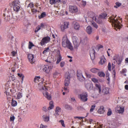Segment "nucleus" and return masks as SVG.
I'll use <instances>...</instances> for the list:
<instances>
[{
    "label": "nucleus",
    "mask_w": 128,
    "mask_h": 128,
    "mask_svg": "<svg viewBox=\"0 0 128 128\" xmlns=\"http://www.w3.org/2000/svg\"><path fill=\"white\" fill-rule=\"evenodd\" d=\"M126 71L127 70L126 68H123L120 72L121 73L123 74L126 73Z\"/></svg>",
    "instance_id": "48"
},
{
    "label": "nucleus",
    "mask_w": 128,
    "mask_h": 128,
    "mask_svg": "<svg viewBox=\"0 0 128 128\" xmlns=\"http://www.w3.org/2000/svg\"><path fill=\"white\" fill-rule=\"evenodd\" d=\"M86 2L85 1H82V2L81 5L83 7H84L86 5Z\"/></svg>",
    "instance_id": "47"
},
{
    "label": "nucleus",
    "mask_w": 128,
    "mask_h": 128,
    "mask_svg": "<svg viewBox=\"0 0 128 128\" xmlns=\"http://www.w3.org/2000/svg\"><path fill=\"white\" fill-rule=\"evenodd\" d=\"M104 111V108L102 106H100L98 111V112L100 114L103 113Z\"/></svg>",
    "instance_id": "23"
},
{
    "label": "nucleus",
    "mask_w": 128,
    "mask_h": 128,
    "mask_svg": "<svg viewBox=\"0 0 128 128\" xmlns=\"http://www.w3.org/2000/svg\"><path fill=\"white\" fill-rule=\"evenodd\" d=\"M62 46L64 48H67L71 50H74L73 46L66 35H64L62 38Z\"/></svg>",
    "instance_id": "2"
},
{
    "label": "nucleus",
    "mask_w": 128,
    "mask_h": 128,
    "mask_svg": "<svg viewBox=\"0 0 128 128\" xmlns=\"http://www.w3.org/2000/svg\"><path fill=\"white\" fill-rule=\"evenodd\" d=\"M42 110H43L46 112L47 111V109L46 108V107L44 106Z\"/></svg>",
    "instance_id": "60"
},
{
    "label": "nucleus",
    "mask_w": 128,
    "mask_h": 128,
    "mask_svg": "<svg viewBox=\"0 0 128 128\" xmlns=\"http://www.w3.org/2000/svg\"><path fill=\"white\" fill-rule=\"evenodd\" d=\"M95 50L94 49L91 48L90 51V56L91 59L92 60H94L95 58Z\"/></svg>",
    "instance_id": "13"
},
{
    "label": "nucleus",
    "mask_w": 128,
    "mask_h": 128,
    "mask_svg": "<svg viewBox=\"0 0 128 128\" xmlns=\"http://www.w3.org/2000/svg\"><path fill=\"white\" fill-rule=\"evenodd\" d=\"M100 16L103 20L106 18V17L107 16V14L106 13H103L99 15Z\"/></svg>",
    "instance_id": "31"
},
{
    "label": "nucleus",
    "mask_w": 128,
    "mask_h": 128,
    "mask_svg": "<svg viewBox=\"0 0 128 128\" xmlns=\"http://www.w3.org/2000/svg\"><path fill=\"white\" fill-rule=\"evenodd\" d=\"M15 119V117L13 115H11L10 118V121L11 122H13Z\"/></svg>",
    "instance_id": "43"
},
{
    "label": "nucleus",
    "mask_w": 128,
    "mask_h": 128,
    "mask_svg": "<svg viewBox=\"0 0 128 128\" xmlns=\"http://www.w3.org/2000/svg\"><path fill=\"white\" fill-rule=\"evenodd\" d=\"M65 109L68 110H71L72 109L71 107L68 104L65 105Z\"/></svg>",
    "instance_id": "39"
},
{
    "label": "nucleus",
    "mask_w": 128,
    "mask_h": 128,
    "mask_svg": "<svg viewBox=\"0 0 128 128\" xmlns=\"http://www.w3.org/2000/svg\"><path fill=\"white\" fill-rule=\"evenodd\" d=\"M85 86L88 90H90L92 88V85L89 83L87 84Z\"/></svg>",
    "instance_id": "25"
},
{
    "label": "nucleus",
    "mask_w": 128,
    "mask_h": 128,
    "mask_svg": "<svg viewBox=\"0 0 128 128\" xmlns=\"http://www.w3.org/2000/svg\"><path fill=\"white\" fill-rule=\"evenodd\" d=\"M93 120L92 119H89V120H88V122L90 124H91L92 123V122Z\"/></svg>",
    "instance_id": "59"
},
{
    "label": "nucleus",
    "mask_w": 128,
    "mask_h": 128,
    "mask_svg": "<svg viewBox=\"0 0 128 128\" xmlns=\"http://www.w3.org/2000/svg\"><path fill=\"white\" fill-rule=\"evenodd\" d=\"M90 71L92 73H95L98 72L100 71V70L98 69L94 68L91 69Z\"/></svg>",
    "instance_id": "26"
},
{
    "label": "nucleus",
    "mask_w": 128,
    "mask_h": 128,
    "mask_svg": "<svg viewBox=\"0 0 128 128\" xmlns=\"http://www.w3.org/2000/svg\"><path fill=\"white\" fill-rule=\"evenodd\" d=\"M46 16V13L45 12H43L41 14L40 16H38V18L40 19L45 17Z\"/></svg>",
    "instance_id": "32"
},
{
    "label": "nucleus",
    "mask_w": 128,
    "mask_h": 128,
    "mask_svg": "<svg viewBox=\"0 0 128 128\" xmlns=\"http://www.w3.org/2000/svg\"><path fill=\"white\" fill-rule=\"evenodd\" d=\"M88 93L86 92H83L78 95V98L82 102H86L88 101Z\"/></svg>",
    "instance_id": "4"
},
{
    "label": "nucleus",
    "mask_w": 128,
    "mask_h": 128,
    "mask_svg": "<svg viewBox=\"0 0 128 128\" xmlns=\"http://www.w3.org/2000/svg\"><path fill=\"white\" fill-rule=\"evenodd\" d=\"M92 25L96 29L98 28V25L96 24L94 22H92Z\"/></svg>",
    "instance_id": "41"
},
{
    "label": "nucleus",
    "mask_w": 128,
    "mask_h": 128,
    "mask_svg": "<svg viewBox=\"0 0 128 128\" xmlns=\"http://www.w3.org/2000/svg\"><path fill=\"white\" fill-rule=\"evenodd\" d=\"M125 88L126 90H128V85H126L125 86Z\"/></svg>",
    "instance_id": "64"
},
{
    "label": "nucleus",
    "mask_w": 128,
    "mask_h": 128,
    "mask_svg": "<svg viewBox=\"0 0 128 128\" xmlns=\"http://www.w3.org/2000/svg\"><path fill=\"white\" fill-rule=\"evenodd\" d=\"M114 60H115L116 62H118V56L116 55L114 57Z\"/></svg>",
    "instance_id": "55"
},
{
    "label": "nucleus",
    "mask_w": 128,
    "mask_h": 128,
    "mask_svg": "<svg viewBox=\"0 0 128 128\" xmlns=\"http://www.w3.org/2000/svg\"><path fill=\"white\" fill-rule=\"evenodd\" d=\"M92 81L94 83H96L98 82V79L96 78H92Z\"/></svg>",
    "instance_id": "46"
},
{
    "label": "nucleus",
    "mask_w": 128,
    "mask_h": 128,
    "mask_svg": "<svg viewBox=\"0 0 128 128\" xmlns=\"http://www.w3.org/2000/svg\"><path fill=\"white\" fill-rule=\"evenodd\" d=\"M98 74L100 77H104L105 76V74L102 72H98Z\"/></svg>",
    "instance_id": "36"
},
{
    "label": "nucleus",
    "mask_w": 128,
    "mask_h": 128,
    "mask_svg": "<svg viewBox=\"0 0 128 128\" xmlns=\"http://www.w3.org/2000/svg\"><path fill=\"white\" fill-rule=\"evenodd\" d=\"M5 92V93L6 94L7 96H10V93L9 92H8L6 91Z\"/></svg>",
    "instance_id": "61"
},
{
    "label": "nucleus",
    "mask_w": 128,
    "mask_h": 128,
    "mask_svg": "<svg viewBox=\"0 0 128 128\" xmlns=\"http://www.w3.org/2000/svg\"><path fill=\"white\" fill-rule=\"evenodd\" d=\"M112 112L111 110L110 109L109 110H108L107 113V115L108 116H109L110 115L112 114Z\"/></svg>",
    "instance_id": "53"
},
{
    "label": "nucleus",
    "mask_w": 128,
    "mask_h": 128,
    "mask_svg": "<svg viewBox=\"0 0 128 128\" xmlns=\"http://www.w3.org/2000/svg\"><path fill=\"white\" fill-rule=\"evenodd\" d=\"M85 74L87 78H90L91 76L90 74H89L88 73H87L86 72L85 73Z\"/></svg>",
    "instance_id": "52"
},
{
    "label": "nucleus",
    "mask_w": 128,
    "mask_h": 128,
    "mask_svg": "<svg viewBox=\"0 0 128 128\" xmlns=\"http://www.w3.org/2000/svg\"><path fill=\"white\" fill-rule=\"evenodd\" d=\"M116 5L114 6V8H117L120 7L121 5V4L118 2H116Z\"/></svg>",
    "instance_id": "37"
},
{
    "label": "nucleus",
    "mask_w": 128,
    "mask_h": 128,
    "mask_svg": "<svg viewBox=\"0 0 128 128\" xmlns=\"http://www.w3.org/2000/svg\"><path fill=\"white\" fill-rule=\"evenodd\" d=\"M44 27V24L43 23H41L40 25H38L36 28L34 32L36 33L38 32L40 29H42Z\"/></svg>",
    "instance_id": "15"
},
{
    "label": "nucleus",
    "mask_w": 128,
    "mask_h": 128,
    "mask_svg": "<svg viewBox=\"0 0 128 128\" xmlns=\"http://www.w3.org/2000/svg\"><path fill=\"white\" fill-rule=\"evenodd\" d=\"M17 104V102L16 101L13 100H12L11 102V105L12 106H16Z\"/></svg>",
    "instance_id": "34"
},
{
    "label": "nucleus",
    "mask_w": 128,
    "mask_h": 128,
    "mask_svg": "<svg viewBox=\"0 0 128 128\" xmlns=\"http://www.w3.org/2000/svg\"><path fill=\"white\" fill-rule=\"evenodd\" d=\"M96 89L98 90L99 93H101V86L100 85L96 83L95 85Z\"/></svg>",
    "instance_id": "24"
},
{
    "label": "nucleus",
    "mask_w": 128,
    "mask_h": 128,
    "mask_svg": "<svg viewBox=\"0 0 128 128\" xmlns=\"http://www.w3.org/2000/svg\"><path fill=\"white\" fill-rule=\"evenodd\" d=\"M69 25V23L68 22H64L60 26V29L62 31L64 32L65 30L68 28Z\"/></svg>",
    "instance_id": "10"
},
{
    "label": "nucleus",
    "mask_w": 128,
    "mask_h": 128,
    "mask_svg": "<svg viewBox=\"0 0 128 128\" xmlns=\"http://www.w3.org/2000/svg\"><path fill=\"white\" fill-rule=\"evenodd\" d=\"M34 45L33 44H32V43L30 42H29V44L28 46V48L29 49H31L32 48V46H34Z\"/></svg>",
    "instance_id": "42"
},
{
    "label": "nucleus",
    "mask_w": 128,
    "mask_h": 128,
    "mask_svg": "<svg viewBox=\"0 0 128 128\" xmlns=\"http://www.w3.org/2000/svg\"><path fill=\"white\" fill-rule=\"evenodd\" d=\"M115 110L119 114H122L124 111V107H120L118 106L115 108Z\"/></svg>",
    "instance_id": "11"
},
{
    "label": "nucleus",
    "mask_w": 128,
    "mask_h": 128,
    "mask_svg": "<svg viewBox=\"0 0 128 128\" xmlns=\"http://www.w3.org/2000/svg\"><path fill=\"white\" fill-rule=\"evenodd\" d=\"M11 71L12 72H14L15 71V68L14 67H13L11 68Z\"/></svg>",
    "instance_id": "62"
},
{
    "label": "nucleus",
    "mask_w": 128,
    "mask_h": 128,
    "mask_svg": "<svg viewBox=\"0 0 128 128\" xmlns=\"http://www.w3.org/2000/svg\"><path fill=\"white\" fill-rule=\"evenodd\" d=\"M62 56L60 54H59V57L57 58V60L56 62V64H58L61 60Z\"/></svg>",
    "instance_id": "33"
},
{
    "label": "nucleus",
    "mask_w": 128,
    "mask_h": 128,
    "mask_svg": "<svg viewBox=\"0 0 128 128\" xmlns=\"http://www.w3.org/2000/svg\"><path fill=\"white\" fill-rule=\"evenodd\" d=\"M75 118H78L80 120H81V119H82L83 118H84V117H82L77 116H76L75 117Z\"/></svg>",
    "instance_id": "58"
},
{
    "label": "nucleus",
    "mask_w": 128,
    "mask_h": 128,
    "mask_svg": "<svg viewBox=\"0 0 128 128\" xmlns=\"http://www.w3.org/2000/svg\"><path fill=\"white\" fill-rule=\"evenodd\" d=\"M77 76L78 79L80 81H82L84 79V78L82 74V72L80 71H78L77 72Z\"/></svg>",
    "instance_id": "14"
},
{
    "label": "nucleus",
    "mask_w": 128,
    "mask_h": 128,
    "mask_svg": "<svg viewBox=\"0 0 128 128\" xmlns=\"http://www.w3.org/2000/svg\"><path fill=\"white\" fill-rule=\"evenodd\" d=\"M65 62H64L62 61L60 62V66L62 68L63 67L64 65Z\"/></svg>",
    "instance_id": "51"
},
{
    "label": "nucleus",
    "mask_w": 128,
    "mask_h": 128,
    "mask_svg": "<svg viewBox=\"0 0 128 128\" xmlns=\"http://www.w3.org/2000/svg\"><path fill=\"white\" fill-rule=\"evenodd\" d=\"M18 76L22 78V81L23 80V78H24V76L22 74L18 73Z\"/></svg>",
    "instance_id": "40"
},
{
    "label": "nucleus",
    "mask_w": 128,
    "mask_h": 128,
    "mask_svg": "<svg viewBox=\"0 0 128 128\" xmlns=\"http://www.w3.org/2000/svg\"><path fill=\"white\" fill-rule=\"evenodd\" d=\"M42 118L43 120L46 122H48L50 120V116L49 115L47 116L46 115H44L42 116Z\"/></svg>",
    "instance_id": "19"
},
{
    "label": "nucleus",
    "mask_w": 128,
    "mask_h": 128,
    "mask_svg": "<svg viewBox=\"0 0 128 128\" xmlns=\"http://www.w3.org/2000/svg\"><path fill=\"white\" fill-rule=\"evenodd\" d=\"M12 4L14 11L17 12L19 10L20 7L18 1L15 0L13 1L12 2Z\"/></svg>",
    "instance_id": "6"
},
{
    "label": "nucleus",
    "mask_w": 128,
    "mask_h": 128,
    "mask_svg": "<svg viewBox=\"0 0 128 128\" xmlns=\"http://www.w3.org/2000/svg\"><path fill=\"white\" fill-rule=\"evenodd\" d=\"M34 4L32 3H30L27 6V7H30L31 8H32L33 7Z\"/></svg>",
    "instance_id": "45"
},
{
    "label": "nucleus",
    "mask_w": 128,
    "mask_h": 128,
    "mask_svg": "<svg viewBox=\"0 0 128 128\" xmlns=\"http://www.w3.org/2000/svg\"><path fill=\"white\" fill-rule=\"evenodd\" d=\"M70 83V80H64V86H68Z\"/></svg>",
    "instance_id": "38"
},
{
    "label": "nucleus",
    "mask_w": 128,
    "mask_h": 128,
    "mask_svg": "<svg viewBox=\"0 0 128 128\" xmlns=\"http://www.w3.org/2000/svg\"><path fill=\"white\" fill-rule=\"evenodd\" d=\"M96 106L95 104H94L91 106L90 109V112H93V110H94Z\"/></svg>",
    "instance_id": "35"
},
{
    "label": "nucleus",
    "mask_w": 128,
    "mask_h": 128,
    "mask_svg": "<svg viewBox=\"0 0 128 128\" xmlns=\"http://www.w3.org/2000/svg\"><path fill=\"white\" fill-rule=\"evenodd\" d=\"M91 14L92 15V16L91 17L92 18V19L94 20L97 22L99 24H101L102 22V20H103L100 17V16L98 17V16H95V14L94 13L92 12Z\"/></svg>",
    "instance_id": "7"
},
{
    "label": "nucleus",
    "mask_w": 128,
    "mask_h": 128,
    "mask_svg": "<svg viewBox=\"0 0 128 128\" xmlns=\"http://www.w3.org/2000/svg\"><path fill=\"white\" fill-rule=\"evenodd\" d=\"M73 28L76 30H79L80 28V25L77 22L74 24L73 26Z\"/></svg>",
    "instance_id": "18"
},
{
    "label": "nucleus",
    "mask_w": 128,
    "mask_h": 128,
    "mask_svg": "<svg viewBox=\"0 0 128 128\" xmlns=\"http://www.w3.org/2000/svg\"><path fill=\"white\" fill-rule=\"evenodd\" d=\"M109 88H103L102 90V92L104 94H108L109 93Z\"/></svg>",
    "instance_id": "20"
},
{
    "label": "nucleus",
    "mask_w": 128,
    "mask_h": 128,
    "mask_svg": "<svg viewBox=\"0 0 128 128\" xmlns=\"http://www.w3.org/2000/svg\"><path fill=\"white\" fill-rule=\"evenodd\" d=\"M59 122H60L62 126L63 127H65V125L64 124V121L62 120H60V121Z\"/></svg>",
    "instance_id": "50"
},
{
    "label": "nucleus",
    "mask_w": 128,
    "mask_h": 128,
    "mask_svg": "<svg viewBox=\"0 0 128 128\" xmlns=\"http://www.w3.org/2000/svg\"><path fill=\"white\" fill-rule=\"evenodd\" d=\"M28 58L29 62L31 64L34 63L35 62V60L34 59V57L33 55L31 54H28Z\"/></svg>",
    "instance_id": "12"
},
{
    "label": "nucleus",
    "mask_w": 128,
    "mask_h": 128,
    "mask_svg": "<svg viewBox=\"0 0 128 128\" xmlns=\"http://www.w3.org/2000/svg\"><path fill=\"white\" fill-rule=\"evenodd\" d=\"M106 61V59L104 58H101L100 59V60L99 62V63L101 65H102L103 64L105 63Z\"/></svg>",
    "instance_id": "27"
},
{
    "label": "nucleus",
    "mask_w": 128,
    "mask_h": 128,
    "mask_svg": "<svg viewBox=\"0 0 128 128\" xmlns=\"http://www.w3.org/2000/svg\"><path fill=\"white\" fill-rule=\"evenodd\" d=\"M108 70L110 71L111 70V64L110 62H109L108 64Z\"/></svg>",
    "instance_id": "56"
},
{
    "label": "nucleus",
    "mask_w": 128,
    "mask_h": 128,
    "mask_svg": "<svg viewBox=\"0 0 128 128\" xmlns=\"http://www.w3.org/2000/svg\"><path fill=\"white\" fill-rule=\"evenodd\" d=\"M50 38L48 36L44 37L40 42L41 45L43 46L45 44L47 43L50 41Z\"/></svg>",
    "instance_id": "9"
},
{
    "label": "nucleus",
    "mask_w": 128,
    "mask_h": 128,
    "mask_svg": "<svg viewBox=\"0 0 128 128\" xmlns=\"http://www.w3.org/2000/svg\"><path fill=\"white\" fill-rule=\"evenodd\" d=\"M110 48H108V51H107V53L108 54V56H110Z\"/></svg>",
    "instance_id": "57"
},
{
    "label": "nucleus",
    "mask_w": 128,
    "mask_h": 128,
    "mask_svg": "<svg viewBox=\"0 0 128 128\" xmlns=\"http://www.w3.org/2000/svg\"><path fill=\"white\" fill-rule=\"evenodd\" d=\"M43 70L47 73L49 72L50 69L49 66L47 65H45L43 67L42 69Z\"/></svg>",
    "instance_id": "16"
},
{
    "label": "nucleus",
    "mask_w": 128,
    "mask_h": 128,
    "mask_svg": "<svg viewBox=\"0 0 128 128\" xmlns=\"http://www.w3.org/2000/svg\"><path fill=\"white\" fill-rule=\"evenodd\" d=\"M72 40L75 48H77L80 45L79 40L77 37L75 36H73L72 37Z\"/></svg>",
    "instance_id": "5"
},
{
    "label": "nucleus",
    "mask_w": 128,
    "mask_h": 128,
    "mask_svg": "<svg viewBox=\"0 0 128 128\" xmlns=\"http://www.w3.org/2000/svg\"><path fill=\"white\" fill-rule=\"evenodd\" d=\"M31 11L33 13H34L38 11V10L36 9L32 8V9Z\"/></svg>",
    "instance_id": "54"
},
{
    "label": "nucleus",
    "mask_w": 128,
    "mask_h": 128,
    "mask_svg": "<svg viewBox=\"0 0 128 128\" xmlns=\"http://www.w3.org/2000/svg\"><path fill=\"white\" fill-rule=\"evenodd\" d=\"M69 10L70 12L75 14L78 12V10L76 6L70 5L69 6Z\"/></svg>",
    "instance_id": "8"
},
{
    "label": "nucleus",
    "mask_w": 128,
    "mask_h": 128,
    "mask_svg": "<svg viewBox=\"0 0 128 128\" xmlns=\"http://www.w3.org/2000/svg\"><path fill=\"white\" fill-rule=\"evenodd\" d=\"M50 2L52 4H55L56 3L55 0H50Z\"/></svg>",
    "instance_id": "49"
},
{
    "label": "nucleus",
    "mask_w": 128,
    "mask_h": 128,
    "mask_svg": "<svg viewBox=\"0 0 128 128\" xmlns=\"http://www.w3.org/2000/svg\"><path fill=\"white\" fill-rule=\"evenodd\" d=\"M41 82L38 84V87L40 90H44L42 92L44 95L48 100L51 99V96L50 94H48L46 90H48L49 88L43 84V82L44 81V79L42 78Z\"/></svg>",
    "instance_id": "1"
},
{
    "label": "nucleus",
    "mask_w": 128,
    "mask_h": 128,
    "mask_svg": "<svg viewBox=\"0 0 128 128\" xmlns=\"http://www.w3.org/2000/svg\"><path fill=\"white\" fill-rule=\"evenodd\" d=\"M116 16V15L115 16L114 15H112L110 17L108 20L110 22L112 23V25L114 26L115 29L116 28L118 29H120L121 27V24L116 18L115 19Z\"/></svg>",
    "instance_id": "3"
},
{
    "label": "nucleus",
    "mask_w": 128,
    "mask_h": 128,
    "mask_svg": "<svg viewBox=\"0 0 128 128\" xmlns=\"http://www.w3.org/2000/svg\"><path fill=\"white\" fill-rule=\"evenodd\" d=\"M48 127L47 125H44L43 124H40L39 128H46Z\"/></svg>",
    "instance_id": "44"
},
{
    "label": "nucleus",
    "mask_w": 128,
    "mask_h": 128,
    "mask_svg": "<svg viewBox=\"0 0 128 128\" xmlns=\"http://www.w3.org/2000/svg\"><path fill=\"white\" fill-rule=\"evenodd\" d=\"M61 108L59 106H57L55 110V113L54 114L56 117L58 116L60 114V112H61Z\"/></svg>",
    "instance_id": "17"
},
{
    "label": "nucleus",
    "mask_w": 128,
    "mask_h": 128,
    "mask_svg": "<svg viewBox=\"0 0 128 128\" xmlns=\"http://www.w3.org/2000/svg\"><path fill=\"white\" fill-rule=\"evenodd\" d=\"M54 107V105L53 104V102L52 101H51L50 102V106L48 108V110L52 109Z\"/></svg>",
    "instance_id": "29"
},
{
    "label": "nucleus",
    "mask_w": 128,
    "mask_h": 128,
    "mask_svg": "<svg viewBox=\"0 0 128 128\" xmlns=\"http://www.w3.org/2000/svg\"><path fill=\"white\" fill-rule=\"evenodd\" d=\"M70 74L68 72H66L65 74V78L66 80H70Z\"/></svg>",
    "instance_id": "21"
},
{
    "label": "nucleus",
    "mask_w": 128,
    "mask_h": 128,
    "mask_svg": "<svg viewBox=\"0 0 128 128\" xmlns=\"http://www.w3.org/2000/svg\"><path fill=\"white\" fill-rule=\"evenodd\" d=\"M86 31L88 34H90L92 32V27L90 26H88L86 28Z\"/></svg>",
    "instance_id": "22"
},
{
    "label": "nucleus",
    "mask_w": 128,
    "mask_h": 128,
    "mask_svg": "<svg viewBox=\"0 0 128 128\" xmlns=\"http://www.w3.org/2000/svg\"><path fill=\"white\" fill-rule=\"evenodd\" d=\"M40 79V76H36L34 78V82H35L38 83L39 82Z\"/></svg>",
    "instance_id": "28"
},
{
    "label": "nucleus",
    "mask_w": 128,
    "mask_h": 128,
    "mask_svg": "<svg viewBox=\"0 0 128 128\" xmlns=\"http://www.w3.org/2000/svg\"><path fill=\"white\" fill-rule=\"evenodd\" d=\"M16 54V52L14 51H13L12 52V54L13 56H15Z\"/></svg>",
    "instance_id": "63"
},
{
    "label": "nucleus",
    "mask_w": 128,
    "mask_h": 128,
    "mask_svg": "<svg viewBox=\"0 0 128 128\" xmlns=\"http://www.w3.org/2000/svg\"><path fill=\"white\" fill-rule=\"evenodd\" d=\"M17 99H19L22 98V93L20 92H18L17 94Z\"/></svg>",
    "instance_id": "30"
}]
</instances>
